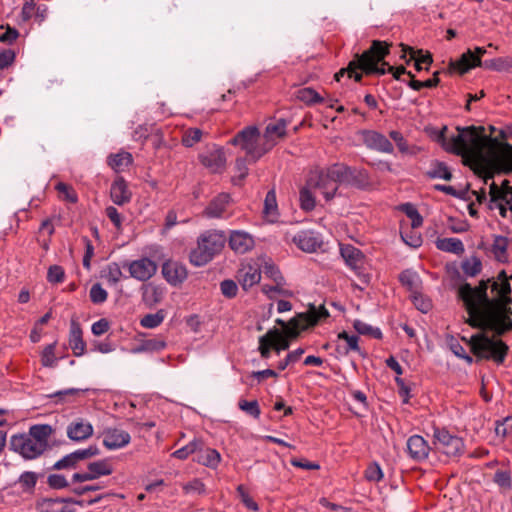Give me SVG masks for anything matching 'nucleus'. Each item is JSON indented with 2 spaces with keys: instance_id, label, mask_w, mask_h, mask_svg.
Segmentation results:
<instances>
[{
  "instance_id": "f257e3e1",
  "label": "nucleus",
  "mask_w": 512,
  "mask_h": 512,
  "mask_svg": "<svg viewBox=\"0 0 512 512\" xmlns=\"http://www.w3.org/2000/svg\"><path fill=\"white\" fill-rule=\"evenodd\" d=\"M512 290L504 270L496 279L481 280L475 287L462 284L458 296L462 300L473 328L490 330L496 336L512 331Z\"/></svg>"
},
{
  "instance_id": "f03ea898",
  "label": "nucleus",
  "mask_w": 512,
  "mask_h": 512,
  "mask_svg": "<svg viewBox=\"0 0 512 512\" xmlns=\"http://www.w3.org/2000/svg\"><path fill=\"white\" fill-rule=\"evenodd\" d=\"M458 134L446 138L447 127L438 134V141L450 153L462 156L475 165L482 164L485 150L506 171H512V145L500 142L497 138L485 135L483 126L457 127Z\"/></svg>"
},
{
  "instance_id": "7ed1b4c3",
  "label": "nucleus",
  "mask_w": 512,
  "mask_h": 512,
  "mask_svg": "<svg viewBox=\"0 0 512 512\" xmlns=\"http://www.w3.org/2000/svg\"><path fill=\"white\" fill-rule=\"evenodd\" d=\"M391 43L381 40H373L369 49L363 53L355 54L353 59L348 63L347 67L341 68L335 75L336 81L340 77L347 75L349 79L355 82H361L363 75H385L387 72L392 73L394 79L400 80L401 75L407 74L410 78H414L411 71H407L404 66L393 67L385 62V58L390 53Z\"/></svg>"
},
{
  "instance_id": "20e7f679",
  "label": "nucleus",
  "mask_w": 512,
  "mask_h": 512,
  "mask_svg": "<svg viewBox=\"0 0 512 512\" xmlns=\"http://www.w3.org/2000/svg\"><path fill=\"white\" fill-rule=\"evenodd\" d=\"M329 312L324 305L316 307L310 305L307 312L299 313L288 322L277 319V324L281 325L284 331L282 334L277 329H270L259 338V352L262 358L268 359L271 349L277 352L289 348L288 338H296L301 330L317 325L322 319L329 317Z\"/></svg>"
},
{
  "instance_id": "39448f33",
  "label": "nucleus",
  "mask_w": 512,
  "mask_h": 512,
  "mask_svg": "<svg viewBox=\"0 0 512 512\" xmlns=\"http://www.w3.org/2000/svg\"><path fill=\"white\" fill-rule=\"evenodd\" d=\"M226 241L222 230L210 229L202 232L197 238L196 247L190 251V263L195 267L205 266L223 250Z\"/></svg>"
},
{
  "instance_id": "423d86ee",
  "label": "nucleus",
  "mask_w": 512,
  "mask_h": 512,
  "mask_svg": "<svg viewBox=\"0 0 512 512\" xmlns=\"http://www.w3.org/2000/svg\"><path fill=\"white\" fill-rule=\"evenodd\" d=\"M462 340L469 345L476 358L492 360L498 365L504 363L509 351L504 341L489 337L482 332L472 335L469 339L462 337Z\"/></svg>"
},
{
  "instance_id": "0eeeda50",
  "label": "nucleus",
  "mask_w": 512,
  "mask_h": 512,
  "mask_svg": "<svg viewBox=\"0 0 512 512\" xmlns=\"http://www.w3.org/2000/svg\"><path fill=\"white\" fill-rule=\"evenodd\" d=\"M230 144L239 146L245 153L248 159L252 162L259 160L264 154H266L273 146L270 143L269 146L260 144V132L254 126H249L239 131L230 141Z\"/></svg>"
},
{
  "instance_id": "6e6552de",
  "label": "nucleus",
  "mask_w": 512,
  "mask_h": 512,
  "mask_svg": "<svg viewBox=\"0 0 512 512\" xmlns=\"http://www.w3.org/2000/svg\"><path fill=\"white\" fill-rule=\"evenodd\" d=\"M490 210H498L503 218H509L512 223V186L508 180H503L500 185L492 182L489 187Z\"/></svg>"
},
{
  "instance_id": "1a4fd4ad",
  "label": "nucleus",
  "mask_w": 512,
  "mask_h": 512,
  "mask_svg": "<svg viewBox=\"0 0 512 512\" xmlns=\"http://www.w3.org/2000/svg\"><path fill=\"white\" fill-rule=\"evenodd\" d=\"M335 169V164L327 167L326 169H315L310 172L307 180L308 185L313 187L314 190L319 191L326 201L332 200L338 190L340 181L332 173Z\"/></svg>"
},
{
  "instance_id": "9d476101",
  "label": "nucleus",
  "mask_w": 512,
  "mask_h": 512,
  "mask_svg": "<svg viewBox=\"0 0 512 512\" xmlns=\"http://www.w3.org/2000/svg\"><path fill=\"white\" fill-rule=\"evenodd\" d=\"M487 53L486 48L476 47L474 50L468 49L458 60L449 62L447 73H458L463 75L476 67H483L482 57Z\"/></svg>"
},
{
  "instance_id": "9b49d317",
  "label": "nucleus",
  "mask_w": 512,
  "mask_h": 512,
  "mask_svg": "<svg viewBox=\"0 0 512 512\" xmlns=\"http://www.w3.org/2000/svg\"><path fill=\"white\" fill-rule=\"evenodd\" d=\"M332 173L340 181V184H347L357 188H364L369 184L368 172L365 169H357L342 163H336Z\"/></svg>"
},
{
  "instance_id": "f8f14e48",
  "label": "nucleus",
  "mask_w": 512,
  "mask_h": 512,
  "mask_svg": "<svg viewBox=\"0 0 512 512\" xmlns=\"http://www.w3.org/2000/svg\"><path fill=\"white\" fill-rule=\"evenodd\" d=\"M127 267L130 276L136 280L146 282L151 279L157 272V264L148 257L130 261L124 265Z\"/></svg>"
},
{
  "instance_id": "ddd939ff",
  "label": "nucleus",
  "mask_w": 512,
  "mask_h": 512,
  "mask_svg": "<svg viewBox=\"0 0 512 512\" xmlns=\"http://www.w3.org/2000/svg\"><path fill=\"white\" fill-rule=\"evenodd\" d=\"M363 144L371 149L381 153L391 154L394 151L393 144L382 133L375 130H362L359 132Z\"/></svg>"
},
{
  "instance_id": "4468645a",
  "label": "nucleus",
  "mask_w": 512,
  "mask_h": 512,
  "mask_svg": "<svg viewBox=\"0 0 512 512\" xmlns=\"http://www.w3.org/2000/svg\"><path fill=\"white\" fill-rule=\"evenodd\" d=\"M261 274V264L257 261H249L242 264L237 272L236 278L243 290L248 291L251 287L260 282Z\"/></svg>"
},
{
  "instance_id": "2eb2a0df",
  "label": "nucleus",
  "mask_w": 512,
  "mask_h": 512,
  "mask_svg": "<svg viewBox=\"0 0 512 512\" xmlns=\"http://www.w3.org/2000/svg\"><path fill=\"white\" fill-rule=\"evenodd\" d=\"M201 164L213 173H220L225 169L226 156L223 148L213 146L199 154Z\"/></svg>"
},
{
  "instance_id": "dca6fc26",
  "label": "nucleus",
  "mask_w": 512,
  "mask_h": 512,
  "mask_svg": "<svg viewBox=\"0 0 512 512\" xmlns=\"http://www.w3.org/2000/svg\"><path fill=\"white\" fill-rule=\"evenodd\" d=\"M162 275L170 285L178 286L187 279L188 271L184 264L168 260L162 265Z\"/></svg>"
},
{
  "instance_id": "f3484780",
  "label": "nucleus",
  "mask_w": 512,
  "mask_h": 512,
  "mask_svg": "<svg viewBox=\"0 0 512 512\" xmlns=\"http://www.w3.org/2000/svg\"><path fill=\"white\" fill-rule=\"evenodd\" d=\"M292 240L299 249L307 253L316 252L323 244L320 235L312 230L300 231Z\"/></svg>"
},
{
  "instance_id": "a211bd4d",
  "label": "nucleus",
  "mask_w": 512,
  "mask_h": 512,
  "mask_svg": "<svg viewBox=\"0 0 512 512\" xmlns=\"http://www.w3.org/2000/svg\"><path fill=\"white\" fill-rule=\"evenodd\" d=\"M110 198L116 205L123 206L131 201L132 192L122 176H117L110 186Z\"/></svg>"
},
{
  "instance_id": "6ab92c4d",
  "label": "nucleus",
  "mask_w": 512,
  "mask_h": 512,
  "mask_svg": "<svg viewBox=\"0 0 512 512\" xmlns=\"http://www.w3.org/2000/svg\"><path fill=\"white\" fill-rule=\"evenodd\" d=\"M400 46L403 52L400 56L401 59H404L407 64H409L411 60H414V67L417 71H421L422 69L428 70L429 65L433 62L430 53L423 55L422 50L415 51L412 47L404 44H400Z\"/></svg>"
},
{
  "instance_id": "aec40b11",
  "label": "nucleus",
  "mask_w": 512,
  "mask_h": 512,
  "mask_svg": "<svg viewBox=\"0 0 512 512\" xmlns=\"http://www.w3.org/2000/svg\"><path fill=\"white\" fill-rule=\"evenodd\" d=\"M340 254L346 265L352 270L359 271L363 268L365 256L357 247L351 244H340Z\"/></svg>"
},
{
  "instance_id": "412c9836",
  "label": "nucleus",
  "mask_w": 512,
  "mask_h": 512,
  "mask_svg": "<svg viewBox=\"0 0 512 512\" xmlns=\"http://www.w3.org/2000/svg\"><path fill=\"white\" fill-rule=\"evenodd\" d=\"M230 195L227 193H220L214 197L203 211V216L207 218H222L230 203Z\"/></svg>"
},
{
  "instance_id": "4be33fe9",
  "label": "nucleus",
  "mask_w": 512,
  "mask_h": 512,
  "mask_svg": "<svg viewBox=\"0 0 512 512\" xmlns=\"http://www.w3.org/2000/svg\"><path fill=\"white\" fill-rule=\"evenodd\" d=\"M253 237L244 231H232L229 236L230 248L239 254L247 253L254 247Z\"/></svg>"
},
{
  "instance_id": "5701e85b",
  "label": "nucleus",
  "mask_w": 512,
  "mask_h": 512,
  "mask_svg": "<svg viewBox=\"0 0 512 512\" xmlns=\"http://www.w3.org/2000/svg\"><path fill=\"white\" fill-rule=\"evenodd\" d=\"M93 434V426L86 421L76 420L71 422L67 427V436L75 441L80 442Z\"/></svg>"
},
{
  "instance_id": "b1692460",
  "label": "nucleus",
  "mask_w": 512,
  "mask_h": 512,
  "mask_svg": "<svg viewBox=\"0 0 512 512\" xmlns=\"http://www.w3.org/2000/svg\"><path fill=\"white\" fill-rule=\"evenodd\" d=\"M130 442V435L119 428L108 429L104 433L103 443L107 448H121Z\"/></svg>"
},
{
  "instance_id": "393cba45",
  "label": "nucleus",
  "mask_w": 512,
  "mask_h": 512,
  "mask_svg": "<svg viewBox=\"0 0 512 512\" xmlns=\"http://www.w3.org/2000/svg\"><path fill=\"white\" fill-rule=\"evenodd\" d=\"M69 345L76 356H81L85 351L86 345L82 337V330L75 320H72L70 324Z\"/></svg>"
},
{
  "instance_id": "a878e982",
  "label": "nucleus",
  "mask_w": 512,
  "mask_h": 512,
  "mask_svg": "<svg viewBox=\"0 0 512 512\" xmlns=\"http://www.w3.org/2000/svg\"><path fill=\"white\" fill-rule=\"evenodd\" d=\"M389 137L395 142L398 151L403 155L416 156L421 151V148L417 145L409 144L400 131H390Z\"/></svg>"
},
{
  "instance_id": "bb28decb",
  "label": "nucleus",
  "mask_w": 512,
  "mask_h": 512,
  "mask_svg": "<svg viewBox=\"0 0 512 512\" xmlns=\"http://www.w3.org/2000/svg\"><path fill=\"white\" fill-rule=\"evenodd\" d=\"M41 512H75V504L65 499H45Z\"/></svg>"
},
{
  "instance_id": "cd10ccee",
  "label": "nucleus",
  "mask_w": 512,
  "mask_h": 512,
  "mask_svg": "<svg viewBox=\"0 0 512 512\" xmlns=\"http://www.w3.org/2000/svg\"><path fill=\"white\" fill-rule=\"evenodd\" d=\"M132 162V154L126 151H120L116 154H111L107 159L108 165L115 172L125 171V169L128 168L132 164Z\"/></svg>"
},
{
  "instance_id": "c85d7f7f",
  "label": "nucleus",
  "mask_w": 512,
  "mask_h": 512,
  "mask_svg": "<svg viewBox=\"0 0 512 512\" xmlns=\"http://www.w3.org/2000/svg\"><path fill=\"white\" fill-rule=\"evenodd\" d=\"M358 340V336L350 335L346 331H342L338 334L339 343L337 345V349L343 354H348L351 351L360 352Z\"/></svg>"
},
{
  "instance_id": "c756f323",
  "label": "nucleus",
  "mask_w": 512,
  "mask_h": 512,
  "mask_svg": "<svg viewBox=\"0 0 512 512\" xmlns=\"http://www.w3.org/2000/svg\"><path fill=\"white\" fill-rule=\"evenodd\" d=\"M287 123L284 119H279L273 123H269L266 126L264 137L266 143L269 146L270 143L275 145V139L282 138L286 134Z\"/></svg>"
},
{
  "instance_id": "7c9ffc66",
  "label": "nucleus",
  "mask_w": 512,
  "mask_h": 512,
  "mask_svg": "<svg viewBox=\"0 0 512 512\" xmlns=\"http://www.w3.org/2000/svg\"><path fill=\"white\" fill-rule=\"evenodd\" d=\"M142 299L148 306H154L159 303L163 298V288L147 283L142 286Z\"/></svg>"
},
{
  "instance_id": "2f4dec72",
  "label": "nucleus",
  "mask_w": 512,
  "mask_h": 512,
  "mask_svg": "<svg viewBox=\"0 0 512 512\" xmlns=\"http://www.w3.org/2000/svg\"><path fill=\"white\" fill-rule=\"evenodd\" d=\"M52 431V427L47 424L33 425L29 429V436L33 438L41 448H46Z\"/></svg>"
},
{
  "instance_id": "473e14b6",
  "label": "nucleus",
  "mask_w": 512,
  "mask_h": 512,
  "mask_svg": "<svg viewBox=\"0 0 512 512\" xmlns=\"http://www.w3.org/2000/svg\"><path fill=\"white\" fill-rule=\"evenodd\" d=\"M435 444H441L443 446H451L453 448H461L464 444L461 438L450 434L445 428H436L434 430Z\"/></svg>"
},
{
  "instance_id": "72a5a7b5",
  "label": "nucleus",
  "mask_w": 512,
  "mask_h": 512,
  "mask_svg": "<svg viewBox=\"0 0 512 512\" xmlns=\"http://www.w3.org/2000/svg\"><path fill=\"white\" fill-rule=\"evenodd\" d=\"M508 245L509 239L505 236L497 235L494 237L493 243L491 245V252L494 258L499 262H506L508 259Z\"/></svg>"
},
{
  "instance_id": "f704fd0d",
  "label": "nucleus",
  "mask_w": 512,
  "mask_h": 512,
  "mask_svg": "<svg viewBox=\"0 0 512 512\" xmlns=\"http://www.w3.org/2000/svg\"><path fill=\"white\" fill-rule=\"evenodd\" d=\"M435 244L437 249L456 255H461L465 251L463 242L458 238H439Z\"/></svg>"
},
{
  "instance_id": "c9c22d12",
  "label": "nucleus",
  "mask_w": 512,
  "mask_h": 512,
  "mask_svg": "<svg viewBox=\"0 0 512 512\" xmlns=\"http://www.w3.org/2000/svg\"><path fill=\"white\" fill-rule=\"evenodd\" d=\"M94 453L92 450H76L73 453L66 455L61 460L57 461L54 464V468L56 469H64L73 467L78 461L87 458Z\"/></svg>"
},
{
  "instance_id": "e433bc0d",
  "label": "nucleus",
  "mask_w": 512,
  "mask_h": 512,
  "mask_svg": "<svg viewBox=\"0 0 512 512\" xmlns=\"http://www.w3.org/2000/svg\"><path fill=\"white\" fill-rule=\"evenodd\" d=\"M483 68L496 72L512 71V57L506 56L484 60Z\"/></svg>"
},
{
  "instance_id": "4c0bfd02",
  "label": "nucleus",
  "mask_w": 512,
  "mask_h": 512,
  "mask_svg": "<svg viewBox=\"0 0 512 512\" xmlns=\"http://www.w3.org/2000/svg\"><path fill=\"white\" fill-rule=\"evenodd\" d=\"M427 177L430 179H444L451 180L452 173L448 166L441 161L434 160L431 163L430 169L426 172Z\"/></svg>"
},
{
  "instance_id": "58836bf2",
  "label": "nucleus",
  "mask_w": 512,
  "mask_h": 512,
  "mask_svg": "<svg viewBox=\"0 0 512 512\" xmlns=\"http://www.w3.org/2000/svg\"><path fill=\"white\" fill-rule=\"evenodd\" d=\"M313 190H314V188L310 187L308 185V180H306L305 186L302 187L299 192L300 207L302 210H304L306 212H310V211L314 210V208L316 206L315 196L312 192Z\"/></svg>"
},
{
  "instance_id": "ea45409f",
  "label": "nucleus",
  "mask_w": 512,
  "mask_h": 512,
  "mask_svg": "<svg viewBox=\"0 0 512 512\" xmlns=\"http://www.w3.org/2000/svg\"><path fill=\"white\" fill-rule=\"evenodd\" d=\"M196 452L194 459L200 464L210 468H216L221 460L218 450H196Z\"/></svg>"
},
{
  "instance_id": "a19ab883",
  "label": "nucleus",
  "mask_w": 512,
  "mask_h": 512,
  "mask_svg": "<svg viewBox=\"0 0 512 512\" xmlns=\"http://www.w3.org/2000/svg\"><path fill=\"white\" fill-rule=\"evenodd\" d=\"M438 451L439 450H403L404 457L416 463L424 460H429L430 463H433V458H438Z\"/></svg>"
},
{
  "instance_id": "79ce46f5",
  "label": "nucleus",
  "mask_w": 512,
  "mask_h": 512,
  "mask_svg": "<svg viewBox=\"0 0 512 512\" xmlns=\"http://www.w3.org/2000/svg\"><path fill=\"white\" fill-rule=\"evenodd\" d=\"M296 97L307 105H314L324 102V98L310 87L301 88L296 92Z\"/></svg>"
},
{
  "instance_id": "37998d69",
  "label": "nucleus",
  "mask_w": 512,
  "mask_h": 512,
  "mask_svg": "<svg viewBox=\"0 0 512 512\" xmlns=\"http://www.w3.org/2000/svg\"><path fill=\"white\" fill-rule=\"evenodd\" d=\"M263 213L267 218H271L270 220L273 221L274 218L277 216V201H276V193L272 189L267 192L265 200H264V209Z\"/></svg>"
},
{
  "instance_id": "c03bdc74",
  "label": "nucleus",
  "mask_w": 512,
  "mask_h": 512,
  "mask_svg": "<svg viewBox=\"0 0 512 512\" xmlns=\"http://www.w3.org/2000/svg\"><path fill=\"white\" fill-rule=\"evenodd\" d=\"M263 272L266 277L270 278L274 283L285 286V279L279 268L273 262H265Z\"/></svg>"
},
{
  "instance_id": "a18cd8bd",
  "label": "nucleus",
  "mask_w": 512,
  "mask_h": 512,
  "mask_svg": "<svg viewBox=\"0 0 512 512\" xmlns=\"http://www.w3.org/2000/svg\"><path fill=\"white\" fill-rule=\"evenodd\" d=\"M203 136L199 128H188L183 132L181 142L185 147H192L198 143Z\"/></svg>"
},
{
  "instance_id": "49530a36",
  "label": "nucleus",
  "mask_w": 512,
  "mask_h": 512,
  "mask_svg": "<svg viewBox=\"0 0 512 512\" xmlns=\"http://www.w3.org/2000/svg\"><path fill=\"white\" fill-rule=\"evenodd\" d=\"M495 433L503 439L512 438V416H507L495 425Z\"/></svg>"
},
{
  "instance_id": "de8ad7c7",
  "label": "nucleus",
  "mask_w": 512,
  "mask_h": 512,
  "mask_svg": "<svg viewBox=\"0 0 512 512\" xmlns=\"http://www.w3.org/2000/svg\"><path fill=\"white\" fill-rule=\"evenodd\" d=\"M121 276V269L116 263L108 265L101 271V278L105 279L108 283L113 285L120 280Z\"/></svg>"
},
{
  "instance_id": "09e8293b",
  "label": "nucleus",
  "mask_w": 512,
  "mask_h": 512,
  "mask_svg": "<svg viewBox=\"0 0 512 512\" xmlns=\"http://www.w3.org/2000/svg\"><path fill=\"white\" fill-rule=\"evenodd\" d=\"M482 263L477 257H470L462 263V270L467 276H476L481 272Z\"/></svg>"
},
{
  "instance_id": "8fccbe9b",
  "label": "nucleus",
  "mask_w": 512,
  "mask_h": 512,
  "mask_svg": "<svg viewBox=\"0 0 512 512\" xmlns=\"http://www.w3.org/2000/svg\"><path fill=\"white\" fill-rule=\"evenodd\" d=\"M165 318V313L163 310H159L154 314H147L145 315L141 321L140 324L145 328H156L159 326Z\"/></svg>"
},
{
  "instance_id": "3c124183",
  "label": "nucleus",
  "mask_w": 512,
  "mask_h": 512,
  "mask_svg": "<svg viewBox=\"0 0 512 512\" xmlns=\"http://www.w3.org/2000/svg\"><path fill=\"white\" fill-rule=\"evenodd\" d=\"M400 282L406 286L411 294L418 292V276L410 271H404L400 274Z\"/></svg>"
},
{
  "instance_id": "603ef678",
  "label": "nucleus",
  "mask_w": 512,
  "mask_h": 512,
  "mask_svg": "<svg viewBox=\"0 0 512 512\" xmlns=\"http://www.w3.org/2000/svg\"><path fill=\"white\" fill-rule=\"evenodd\" d=\"M238 407L243 412L252 416L255 419H258L261 414L259 403L257 400L247 401V400L241 399L238 402Z\"/></svg>"
},
{
  "instance_id": "864d4df0",
  "label": "nucleus",
  "mask_w": 512,
  "mask_h": 512,
  "mask_svg": "<svg viewBox=\"0 0 512 512\" xmlns=\"http://www.w3.org/2000/svg\"><path fill=\"white\" fill-rule=\"evenodd\" d=\"M448 345L450 350L459 358L464 359L468 364L473 363V358L468 353H466L465 348L459 343L457 339L451 337L448 340Z\"/></svg>"
},
{
  "instance_id": "5fc2aeb1",
  "label": "nucleus",
  "mask_w": 512,
  "mask_h": 512,
  "mask_svg": "<svg viewBox=\"0 0 512 512\" xmlns=\"http://www.w3.org/2000/svg\"><path fill=\"white\" fill-rule=\"evenodd\" d=\"M56 190L58 191L59 193V197L67 202H70V203H75L77 201V195H76V192L74 191V189L63 183V182H59L56 186H55Z\"/></svg>"
},
{
  "instance_id": "6e6d98bb",
  "label": "nucleus",
  "mask_w": 512,
  "mask_h": 512,
  "mask_svg": "<svg viewBox=\"0 0 512 512\" xmlns=\"http://www.w3.org/2000/svg\"><path fill=\"white\" fill-rule=\"evenodd\" d=\"M55 347L56 344H49L45 347L41 355V363L45 367H54L58 361L55 356Z\"/></svg>"
},
{
  "instance_id": "4d7b16f0",
  "label": "nucleus",
  "mask_w": 512,
  "mask_h": 512,
  "mask_svg": "<svg viewBox=\"0 0 512 512\" xmlns=\"http://www.w3.org/2000/svg\"><path fill=\"white\" fill-rule=\"evenodd\" d=\"M65 279V271L60 265H52L48 268L47 281L52 284L62 283Z\"/></svg>"
},
{
  "instance_id": "13d9d810",
  "label": "nucleus",
  "mask_w": 512,
  "mask_h": 512,
  "mask_svg": "<svg viewBox=\"0 0 512 512\" xmlns=\"http://www.w3.org/2000/svg\"><path fill=\"white\" fill-rule=\"evenodd\" d=\"M236 490L241 502L246 508L255 512L259 510V505L252 499L243 485H238Z\"/></svg>"
},
{
  "instance_id": "bf43d9fd",
  "label": "nucleus",
  "mask_w": 512,
  "mask_h": 512,
  "mask_svg": "<svg viewBox=\"0 0 512 512\" xmlns=\"http://www.w3.org/2000/svg\"><path fill=\"white\" fill-rule=\"evenodd\" d=\"M235 169L238 172V175L233 177L232 181L234 184H241L248 175L247 160L241 157L237 158L235 162Z\"/></svg>"
},
{
  "instance_id": "052dcab7",
  "label": "nucleus",
  "mask_w": 512,
  "mask_h": 512,
  "mask_svg": "<svg viewBox=\"0 0 512 512\" xmlns=\"http://www.w3.org/2000/svg\"><path fill=\"white\" fill-rule=\"evenodd\" d=\"M414 306L422 313H427L431 307V301L424 297L419 291L411 295Z\"/></svg>"
},
{
  "instance_id": "680f3d73",
  "label": "nucleus",
  "mask_w": 512,
  "mask_h": 512,
  "mask_svg": "<svg viewBox=\"0 0 512 512\" xmlns=\"http://www.w3.org/2000/svg\"><path fill=\"white\" fill-rule=\"evenodd\" d=\"M37 482V475L34 472L26 471L19 477V484L24 491L32 490Z\"/></svg>"
},
{
  "instance_id": "e2e57ef3",
  "label": "nucleus",
  "mask_w": 512,
  "mask_h": 512,
  "mask_svg": "<svg viewBox=\"0 0 512 512\" xmlns=\"http://www.w3.org/2000/svg\"><path fill=\"white\" fill-rule=\"evenodd\" d=\"M365 478L371 482H379L383 478L380 465L376 462L369 464L365 470Z\"/></svg>"
},
{
  "instance_id": "0e129e2a",
  "label": "nucleus",
  "mask_w": 512,
  "mask_h": 512,
  "mask_svg": "<svg viewBox=\"0 0 512 512\" xmlns=\"http://www.w3.org/2000/svg\"><path fill=\"white\" fill-rule=\"evenodd\" d=\"M105 215L112 222L116 230L120 231L122 228L123 216L119 213L118 209L114 206H108L105 209Z\"/></svg>"
},
{
  "instance_id": "69168bd1",
  "label": "nucleus",
  "mask_w": 512,
  "mask_h": 512,
  "mask_svg": "<svg viewBox=\"0 0 512 512\" xmlns=\"http://www.w3.org/2000/svg\"><path fill=\"white\" fill-rule=\"evenodd\" d=\"M493 481L504 489H510L512 487L511 475L508 471L498 470L496 471Z\"/></svg>"
},
{
  "instance_id": "338daca9",
  "label": "nucleus",
  "mask_w": 512,
  "mask_h": 512,
  "mask_svg": "<svg viewBox=\"0 0 512 512\" xmlns=\"http://www.w3.org/2000/svg\"><path fill=\"white\" fill-rule=\"evenodd\" d=\"M290 463L292 466L303 470H318L320 468L317 462L310 461L304 457L292 458Z\"/></svg>"
},
{
  "instance_id": "774afa93",
  "label": "nucleus",
  "mask_w": 512,
  "mask_h": 512,
  "mask_svg": "<svg viewBox=\"0 0 512 512\" xmlns=\"http://www.w3.org/2000/svg\"><path fill=\"white\" fill-rule=\"evenodd\" d=\"M11 446H12V448H21V449H24V448H35L32 445L31 439L29 438V436H27L25 434L14 435L11 438Z\"/></svg>"
}]
</instances>
